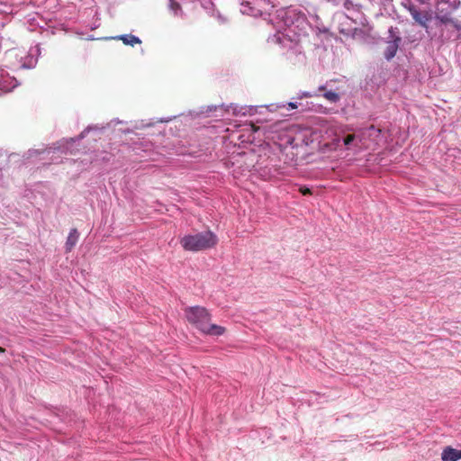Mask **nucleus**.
Here are the masks:
<instances>
[{
	"mask_svg": "<svg viewBox=\"0 0 461 461\" xmlns=\"http://www.w3.org/2000/svg\"><path fill=\"white\" fill-rule=\"evenodd\" d=\"M187 321L202 333L209 336H221L224 334L225 328L211 322L212 315L202 306H191L185 309Z\"/></svg>",
	"mask_w": 461,
	"mask_h": 461,
	"instance_id": "obj_1",
	"label": "nucleus"
},
{
	"mask_svg": "<svg viewBox=\"0 0 461 461\" xmlns=\"http://www.w3.org/2000/svg\"><path fill=\"white\" fill-rule=\"evenodd\" d=\"M218 239L212 231H203L193 235H186L180 240V244L185 250L200 251L213 248Z\"/></svg>",
	"mask_w": 461,
	"mask_h": 461,
	"instance_id": "obj_2",
	"label": "nucleus"
},
{
	"mask_svg": "<svg viewBox=\"0 0 461 461\" xmlns=\"http://www.w3.org/2000/svg\"><path fill=\"white\" fill-rule=\"evenodd\" d=\"M408 10L415 22L423 27L426 26L427 22L429 20V15L427 12H420L414 5H411Z\"/></svg>",
	"mask_w": 461,
	"mask_h": 461,
	"instance_id": "obj_3",
	"label": "nucleus"
},
{
	"mask_svg": "<svg viewBox=\"0 0 461 461\" xmlns=\"http://www.w3.org/2000/svg\"><path fill=\"white\" fill-rule=\"evenodd\" d=\"M441 459L443 461H457L461 459V450L447 447L442 451Z\"/></svg>",
	"mask_w": 461,
	"mask_h": 461,
	"instance_id": "obj_4",
	"label": "nucleus"
},
{
	"mask_svg": "<svg viewBox=\"0 0 461 461\" xmlns=\"http://www.w3.org/2000/svg\"><path fill=\"white\" fill-rule=\"evenodd\" d=\"M400 41L401 38L395 37L393 40L387 42V46L384 51V57L387 60L392 59L396 55Z\"/></svg>",
	"mask_w": 461,
	"mask_h": 461,
	"instance_id": "obj_5",
	"label": "nucleus"
},
{
	"mask_svg": "<svg viewBox=\"0 0 461 461\" xmlns=\"http://www.w3.org/2000/svg\"><path fill=\"white\" fill-rule=\"evenodd\" d=\"M78 240V232L77 229H72L68 236L65 248L66 251L69 252L75 247Z\"/></svg>",
	"mask_w": 461,
	"mask_h": 461,
	"instance_id": "obj_6",
	"label": "nucleus"
},
{
	"mask_svg": "<svg viewBox=\"0 0 461 461\" xmlns=\"http://www.w3.org/2000/svg\"><path fill=\"white\" fill-rule=\"evenodd\" d=\"M113 39L122 41L125 45L134 46L135 44H140L141 41L135 35L124 34L114 37Z\"/></svg>",
	"mask_w": 461,
	"mask_h": 461,
	"instance_id": "obj_7",
	"label": "nucleus"
},
{
	"mask_svg": "<svg viewBox=\"0 0 461 461\" xmlns=\"http://www.w3.org/2000/svg\"><path fill=\"white\" fill-rule=\"evenodd\" d=\"M325 86H321L319 87L320 91H324L323 97L330 103H337L339 100V95L333 91H325Z\"/></svg>",
	"mask_w": 461,
	"mask_h": 461,
	"instance_id": "obj_8",
	"label": "nucleus"
},
{
	"mask_svg": "<svg viewBox=\"0 0 461 461\" xmlns=\"http://www.w3.org/2000/svg\"><path fill=\"white\" fill-rule=\"evenodd\" d=\"M356 135L355 134H348L347 135L344 139H343V143L345 146H347L348 148L354 142V140H356Z\"/></svg>",
	"mask_w": 461,
	"mask_h": 461,
	"instance_id": "obj_9",
	"label": "nucleus"
},
{
	"mask_svg": "<svg viewBox=\"0 0 461 461\" xmlns=\"http://www.w3.org/2000/svg\"><path fill=\"white\" fill-rule=\"evenodd\" d=\"M367 131L369 132V136H375V137H378L381 133V130L375 128L374 125H371L367 129Z\"/></svg>",
	"mask_w": 461,
	"mask_h": 461,
	"instance_id": "obj_10",
	"label": "nucleus"
},
{
	"mask_svg": "<svg viewBox=\"0 0 461 461\" xmlns=\"http://www.w3.org/2000/svg\"><path fill=\"white\" fill-rule=\"evenodd\" d=\"M170 7L176 12L181 9L179 3H177L176 0H170Z\"/></svg>",
	"mask_w": 461,
	"mask_h": 461,
	"instance_id": "obj_11",
	"label": "nucleus"
},
{
	"mask_svg": "<svg viewBox=\"0 0 461 461\" xmlns=\"http://www.w3.org/2000/svg\"><path fill=\"white\" fill-rule=\"evenodd\" d=\"M299 191L303 195L312 194L311 189L306 186H301Z\"/></svg>",
	"mask_w": 461,
	"mask_h": 461,
	"instance_id": "obj_12",
	"label": "nucleus"
},
{
	"mask_svg": "<svg viewBox=\"0 0 461 461\" xmlns=\"http://www.w3.org/2000/svg\"><path fill=\"white\" fill-rule=\"evenodd\" d=\"M287 105H288L289 109H295V108H297V104H294V103H292V102L288 103Z\"/></svg>",
	"mask_w": 461,
	"mask_h": 461,
	"instance_id": "obj_13",
	"label": "nucleus"
},
{
	"mask_svg": "<svg viewBox=\"0 0 461 461\" xmlns=\"http://www.w3.org/2000/svg\"><path fill=\"white\" fill-rule=\"evenodd\" d=\"M251 130L253 131H258L259 130V127L256 126L254 123H250Z\"/></svg>",
	"mask_w": 461,
	"mask_h": 461,
	"instance_id": "obj_14",
	"label": "nucleus"
},
{
	"mask_svg": "<svg viewBox=\"0 0 461 461\" xmlns=\"http://www.w3.org/2000/svg\"><path fill=\"white\" fill-rule=\"evenodd\" d=\"M4 351H5V348L0 347V352H4Z\"/></svg>",
	"mask_w": 461,
	"mask_h": 461,
	"instance_id": "obj_15",
	"label": "nucleus"
}]
</instances>
